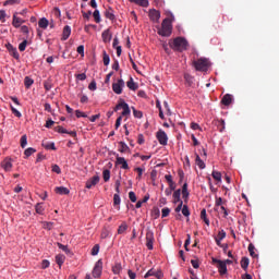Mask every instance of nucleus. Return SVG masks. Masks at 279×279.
Instances as JSON below:
<instances>
[{
	"mask_svg": "<svg viewBox=\"0 0 279 279\" xmlns=\"http://www.w3.org/2000/svg\"><path fill=\"white\" fill-rule=\"evenodd\" d=\"M201 219H203V221H205L206 226H210V220L208 219V217H206V209H202Z\"/></svg>",
	"mask_w": 279,
	"mask_h": 279,
	"instance_id": "nucleus-30",
	"label": "nucleus"
},
{
	"mask_svg": "<svg viewBox=\"0 0 279 279\" xmlns=\"http://www.w3.org/2000/svg\"><path fill=\"white\" fill-rule=\"evenodd\" d=\"M24 84L27 88H29L32 86V84H34V80L29 78V76H26L24 78Z\"/></svg>",
	"mask_w": 279,
	"mask_h": 279,
	"instance_id": "nucleus-45",
	"label": "nucleus"
},
{
	"mask_svg": "<svg viewBox=\"0 0 279 279\" xmlns=\"http://www.w3.org/2000/svg\"><path fill=\"white\" fill-rule=\"evenodd\" d=\"M35 210H36L37 215H43V213H45V207H43V204L38 203L35 206Z\"/></svg>",
	"mask_w": 279,
	"mask_h": 279,
	"instance_id": "nucleus-38",
	"label": "nucleus"
},
{
	"mask_svg": "<svg viewBox=\"0 0 279 279\" xmlns=\"http://www.w3.org/2000/svg\"><path fill=\"white\" fill-rule=\"evenodd\" d=\"M15 3H20L19 0H7L3 5H14Z\"/></svg>",
	"mask_w": 279,
	"mask_h": 279,
	"instance_id": "nucleus-57",
	"label": "nucleus"
},
{
	"mask_svg": "<svg viewBox=\"0 0 279 279\" xmlns=\"http://www.w3.org/2000/svg\"><path fill=\"white\" fill-rule=\"evenodd\" d=\"M93 16H94L96 23H101V15L99 13V10H95L93 13Z\"/></svg>",
	"mask_w": 279,
	"mask_h": 279,
	"instance_id": "nucleus-37",
	"label": "nucleus"
},
{
	"mask_svg": "<svg viewBox=\"0 0 279 279\" xmlns=\"http://www.w3.org/2000/svg\"><path fill=\"white\" fill-rule=\"evenodd\" d=\"M88 88L89 90H97V83L93 81L92 83H89Z\"/></svg>",
	"mask_w": 279,
	"mask_h": 279,
	"instance_id": "nucleus-60",
	"label": "nucleus"
},
{
	"mask_svg": "<svg viewBox=\"0 0 279 279\" xmlns=\"http://www.w3.org/2000/svg\"><path fill=\"white\" fill-rule=\"evenodd\" d=\"M169 45L174 51H186L189 41L183 37H177L172 41H169Z\"/></svg>",
	"mask_w": 279,
	"mask_h": 279,
	"instance_id": "nucleus-2",
	"label": "nucleus"
},
{
	"mask_svg": "<svg viewBox=\"0 0 279 279\" xmlns=\"http://www.w3.org/2000/svg\"><path fill=\"white\" fill-rule=\"evenodd\" d=\"M128 230V222H122L121 226L118 228V234H123Z\"/></svg>",
	"mask_w": 279,
	"mask_h": 279,
	"instance_id": "nucleus-35",
	"label": "nucleus"
},
{
	"mask_svg": "<svg viewBox=\"0 0 279 279\" xmlns=\"http://www.w3.org/2000/svg\"><path fill=\"white\" fill-rule=\"evenodd\" d=\"M128 274L130 279H136V272L129 270Z\"/></svg>",
	"mask_w": 279,
	"mask_h": 279,
	"instance_id": "nucleus-63",
	"label": "nucleus"
},
{
	"mask_svg": "<svg viewBox=\"0 0 279 279\" xmlns=\"http://www.w3.org/2000/svg\"><path fill=\"white\" fill-rule=\"evenodd\" d=\"M173 32V26L171 25V20L165 19L161 23V27L158 29L159 36L169 37Z\"/></svg>",
	"mask_w": 279,
	"mask_h": 279,
	"instance_id": "nucleus-3",
	"label": "nucleus"
},
{
	"mask_svg": "<svg viewBox=\"0 0 279 279\" xmlns=\"http://www.w3.org/2000/svg\"><path fill=\"white\" fill-rule=\"evenodd\" d=\"M222 239H226V231L225 230H220L218 232V235L216 238V243H217L218 246H221V240Z\"/></svg>",
	"mask_w": 279,
	"mask_h": 279,
	"instance_id": "nucleus-24",
	"label": "nucleus"
},
{
	"mask_svg": "<svg viewBox=\"0 0 279 279\" xmlns=\"http://www.w3.org/2000/svg\"><path fill=\"white\" fill-rule=\"evenodd\" d=\"M123 88H125V82L123 78H120L117 83L112 84V90L116 95H121V93H123Z\"/></svg>",
	"mask_w": 279,
	"mask_h": 279,
	"instance_id": "nucleus-7",
	"label": "nucleus"
},
{
	"mask_svg": "<svg viewBox=\"0 0 279 279\" xmlns=\"http://www.w3.org/2000/svg\"><path fill=\"white\" fill-rule=\"evenodd\" d=\"M157 141L161 145H167V143H169V137L167 136V133L165 131H159L157 132Z\"/></svg>",
	"mask_w": 279,
	"mask_h": 279,
	"instance_id": "nucleus-8",
	"label": "nucleus"
},
{
	"mask_svg": "<svg viewBox=\"0 0 279 279\" xmlns=\"http://www.w3.org/2000/svg\"><path fill=\"white\" fill-rule=\"evenodd\" d=\"M56 193L58 195H69V193H71V191L69 190V187L65 186H57L54 189Z\"/></svg>",
	"mask_w": 279,
	"mask_h": 279,
	"instance_id": "nucleus-15",
	"label": "nucleus"
},
{
	"mask_svg": "<svg viewBox=\"0 0 279 279\" xmlns=\"http://www.w3.org/2000/svg\"><path fill=\"white\" fill-rule=\"evenodd\" d=\"M102 40L104 43H110L112 40V34L110 33V29L102 32Z\"/></svg>",
	"mask_w": 279,
	"mask_h": 279,
	"instance_id": "nucleus-16",
	"label": "nucleus"
},
{
	"mask_svg": "<svg viewBox=\"0 0 279 279\" xmlns=\"http://www.w3.org/2000/svg\"><path fill=\"white\" fill-rule=\"evenodd\" d=\"M133 116L135 119H143V111L136 110V108L132 107Z\"/></svg>",
	"mask_w": 279,
	"mask_h": 279,
	"instance_id": "nucleus-36",
	"label": "nucleus"
},
{
	"mask_svg": "<svg viewBox=\"0 0 279 279\" xmlns=\"http://www.w3.org/2000/svg\"><path fill=\"white\" fill-rule=\"evenodd\" d=\"M148 15L153 23H158V21H160V11L156 9H150Z\"/></svg>",
	"mask_w": 279,
	"mask_h": 279,
	"instance_id": "nucleus-9",
	"label": "nucleus"
},
{
	"mask_svg": "<svg viewBox=\"0 0 279 279\" xmlns=\"http://www.w3.org/2000/svg\"><path fill=\"white\" fill-rule=\"evenodd\" d=\"M1 168L4 170V171H12V159L11 158H4L3 161L1 162Z\"/></svg>",
	"mask_w": 279,
	"mask_h": 279,
	"instance_id": "nucleus-12",
	"label": "nucleus"
},
{
	"mask_svg": "<svg viewBox=\"0 0 279 279\" xmlns=\"http://www.w3.org/2000/svg\"><path fill=\"white\" fill-rule=\"evenodd\" d=\"M49 265H51V263H49L48 259H44L41 262V269H48Z\"/></svg>",
	"mask_w": 279,
	"mask_h": 279,
	"instance_id": "nucleus-56",
	"label": "nucleus"
},
{
	"mask_svg": "<svg viewBox=\"0 0 279 279\" xmlns=\"http://www.w3.org/2000/svg\"><path fill=\"white\" fill-rule=\"evenodd\" d=\"M102 271H104V262H101V259H98L92 271L93 278H101Z\"/></svg>",
	"mask_w": 279,
	"mask_h": 279,
	"instance_id": "nucleus-5",
	"label": "nucleus"
},
{
	"mask_svg": "<svg viewBox=\"0 0 279 279\" xmlns=\"http://www.w3.org/2000/svg\"><path fill=\"white\" fill-rule=\"evenodd\" d=\"M170 213H171V209H169V207L162 208L161 209V217L162 218L169 217Z\"/></svg>",
	"mask_w": 279,
	"mask_h": 279,
	"instance_id": "nucleus-46",
	"label": "nucleus"
},
{
	"mask_svg": "<svg viewBox=\"0 0 279 279\" xmlns=\"http://www.w3.org/2000/svg\"><path fill=\"white\" fill-rule=\"evenodd\" d=\"M193 66L196 71L206 72L210 66V61L206 58H201L193 62Z\"/></svg>",
	"mask_w": 279,
	"mask_h": 279,
	"instance_id": "nucleus-4",
	"label": "nucleus"
},
{
	"mask_svg": "<svg viewBox=\"0 0 279 279\" xmlns=\"http://www.w3.org/2000/svg\"><path fill=\"white\" fill-rule=\"evenodd\" d=\"M191 245V234H187V239L185 240L184 247L186 252H189V246Z\"/></svg>",
	"mask_w": 279,
	"mask_h": 279,
	"instance_id": "nucleus-54",
	"label": "nucleus"
},
{
	"mask_svg": "<svg viewBox=\"0 0 279 279\" xmlns=\"http://www.w3.org/2000/svg\"><path fill=\"white\" fill-rule=\"evenodd\" d=\"M116 165L118 167H121V169H130V166L128 165V160H125L123 157H119V155H117V158H116Z\"/></svg>",
	"mask_w": 279,
	"mask_h": 279,
	"instance_id": "nucleus-11",
	"label": "nucleus"
},
{
	"mask_svg": "<svg viewBox=\"0 0 279 279\" xmlns=\"http://www.w3.org/2000/svg\"><path fill=\"white\" fill-rule=\"evenodd\" d=\"M59 250H62V252H65V254H69V246L63 245L62 243L57 244Z\"/></svg>",
	"mask_w": 279,
	"mask_h": 279,
	"instance_id": "nucleus-52",
	"label": "nucleus"
},
{
	"mask_svg": "<svg viewBox=\"0 0 279 279\" xmlns=\"http://www.w3.org/2000/svg\"><path fill=\"white\" fill-rule=\"evenodd\" d=\"M119 151L120 154H125V151H130V146L125 142H119Z\"/></svg>",
	"mask_w": 279,
	"mask_h": 279,
	"instance_id": "nucleus-26",
	"label": "nucleus"
},
{
	"mask_svg": "<svg viewBox=\"0 0 279 279\" xmlns=\"http://www.w3.org/2000/svg\"><path fill=\"white\" fill-rule=\"evenodd\" d=\"M102 178L105 182H109L110 181V170L106 169L102 171Z\"/></svg>",
	"mask_w": 279,
	"mask_h": 279,
	"instance_id": "nucleus-39",
	"label": "nucleus"
},
{
	"mask_svg": "<svg viewBox=\"0 0 279 279\" xmlns=\"http://www.w3.org/2000/svg\"><path fill=\"white\" fill-rule=\"evenodd\" d=\"M102 60H104L105 66H108V64H110V56L106 51H104Z\"/></svg>",
	"mask_w": 279,
	"mask_h": 279,
	"instance_id": "nucleus-41",
	"label": "nucleus"
},
{
	"mask_svg": "<svg viewBox=\"0 0 279 279\" xmlns=\"http://www.w3.org/2000/svg\"><path fill=\"white\" fill-rule=\"evenodd\" d=\"M76 51H77V53L80 54V56H84V46H78L77 47V49H76Z\"/></svg>",
	"mask_w": 279,
	"mask_h": 279,
	"instance_id": "nucleus-61",
	"label": "nucleus"
},
{
	"mask_svg": "<svg viewBox=\"0 0 279 279\" xmlns=\"http://www.w3.org/2000/svg\"><path fill=\"white\" fill-rule=\"evenodd\" d=\"M129 198L131 199V202H132L133 204H135V202H136V193H134V192H129Z\"/></svg>",
	"mask_w": 279,
	"mask_h": 279,
	"instance_id": "nucleus-55",
	"label": "nucleus"
},
{
	"mask_svg": "<svg viewBox=\"0 0 279 279\" xmlns=\"http://www.w3.org/2000/svg\"><path fill=\"white\" fill-rule=\"evenodd\" d=\"M33 154H36L35 148L28 147L24 150L25 158H29V156H32Z\"/></svg>",
	"mask_w": 279,
	"mask_h": 279,
	"instance_id": "nucleus-32",
	"label": "nucleus"
},
{
	"mask_svg": "<svg viewBox=\"0 0 279 279\" xmlns=\"http://www.w3.org/2000/svg\"><path fill=\"white\" fill-rule=\"evenodd\" d=\"M181 213L184 217H191V211L189 210V206H186V205H183Z\"/></svg>",
	"mask_w": 279,
	"mask_h": 279,
	"instance_id": "nucleus-40",
	"label": "nucleus"
},
{
	"mask_svg": "<svg viewBox=\"0 0 279 279\" xmlns=\"http://www.w3.org/2000/svg\"><path fill=\"white\" fill-rule=\"evenodd\" d=\"M5 16H8L5 11L4 10H0V21H1V23H5Z\"/></svg>",
	"mask_w": 279,
	"mask_h": 279,
	"instance_id": "nucleus-53",
	"label": "nucleus"
},
{
	"mask_svg": "<svg viewBox=\"0 0 279 279\" xmlns=\"http://www.w3.org/2000/svg\"><path fill=\"white\" fill-rule=\"evenodd\" d=\"M131 3H136V5H141L142 8H149V0H130Z\"/></svg>",
	"mask_w": 279,
	"mask_h": 279,
	"instance_id": "nucleus-19",
	"label": "nucleus"
},
{
	"mask_svg": "<svg viewBox=\"0 0 279 279\" xmlns=\"http://www.w3.org/2000/svg\"><path fill=\"white\" fill-rule=\"evenodd\" d=\"M41 226L45 230H51V228H53V222L44 221L41 222Z\"/></svg>",
	"mask_w": 279,
	"mask_h": 279,
	"instance_id": "nucleus-42",
	"label": "nucleus"
},
{
	"mask_svg": "<svg viewBox=\"0 0 279 279\" xmlns=\"http://www.w3.org/2000/svg\"><path fill=\"white\" fill-rule=\"evenodd\" d=\"M254 250H256V248L254 247V245H253V244H250V245H248L250 255H251L253 258H256V256H258V255L256 254V252H254Z\"/></svg>",
	"mask_w": 279,
	"mask_h": 279,
	"instance_id": "nucleus-44",
	"label": "nucleus"
},
{
	"mask_svg": "<svg viewBox=\"0 0 279 279\" xmlns=\"http://www.w3.org/2000/svg\"><path fill=\"white\" fill-rule=\"evenodd\" d=\"M112 69H113V71H119V61H114L113 63H112Z\"/></svg>",
	"mask_w": 279,
	"mask_h": 279,
	"instance_id": "nucleus-64",
	"label": "nucleus"
},
{
	"mask_svg": "<svg viewBox=\"0 0 279 279\" xmlns=\"http://www.w3.org/2000/svg\"><path fill=\"white\" fill-rule=\"evenodd\" d=\"M106 19H109V21H114V13L112 12V10H108L105 13Z\"/></svg>",
	"mask_w": 279,
	"mask_h": 279,
	"instance_id": "nucleus-43",
	"label": "nucleus"
},
{
	"mask_svg": "<svg viewBox=\"0 0 279 279\" xmlns=\"http://www.w3.org/2000/svg\"><path fill=\"white\" fill-rule=\"evenodd\" d=\"M195 165H197V167L201 169H206V163L204 162V160H202V157H199L197 153L195 154Z\"/></svg>",
	"mask_w": 279,
	"mask_h": 279,
	"instance_id": "nucleus-18",
	"label": "nucleus"
},
{
	"mask_svg": "<svg viewBox=\"0 0 279 279\" xmlns=\"http://www.w3.org/2000/svg\"><path fill=\"white\" fill-rule=\"evenodd\" d=\"M75 114H76L77 119H82V118L86 119V117H88L85 112L80 111V110H76Z\"/></svg>",
	"mask_w": 279,
	"mask_h": 279,
	"instance_id": "nucleus-48",
	"label": "nucleus"
},
{
	"mask_svg": "<svg viewBox=\"0 0 279 279\" xmlns=\"http://www.w3.org/2000/svg\"><path fill=\"white\" fill-rule=\"evenodd\" d=\"M211 260L214 264H218L217 268H218L220 276H226V274H228V266L226 265V262L217 259V258H213Z\"/></svg>",
	"mask_w": 279,
	"mask_h": 279,
	"instance_id": "nucleus-6",
	"label": "nucleus"
},
{
	"mask_svg": "<svg viewBox=\"0 0 279 279\" xmlns=\"http://www.w3.org/2000/svg\"><path fill=\"white\" fill-rule=\"evenodd\" d=\"M69 36H71V26L66 25L63 28L62 40H69Z\"/></svg>",
	"mask_w": 279,
	"mask_h": 279,
	"instance_id": "nucleus-20",
	"label": "nucleus"
},
{
	"mask_svg": "<svg viewBox=\"0 0 279 279\" xmlns=\"http://www.w3.org/2000/svg\"><path fill=\"white\" fill-rule=\"evenodd\" d=\"M126 86L128 88H130V90H136L138 88V85L134 82V78L132 77L126 82Z\"/></svg>",
	"mask_w": 279,
	"mask_h": 279,
	"instance_id": "nucleus-27",
	"label": "nucleus"
},
{
	"mask_svg": "<svg viewBox=\"0 0 279 279\" xmlns=\"http://www.w3.org/2000/svg\"><path fill=\"white\" fill-rule=\"evenodd\" d=\"M182 195V190H175L172 194L173 197V203L178 204L180 202H182V199H180V196Z\"/></svg>",
	"mask_w": 279,
	"mask_h": 279,
	"instance_id": "nucleus-21",
	"label": "nucleus"
},
{
	"mask_svg": "<svg viewBox=\"0 0 279 279\" xmlns=\"http://www.w3.org/2000/svg\"><path fill=\"white\" fill-rule=\"evenodd\" d=\"M64 260H66V257L63 254H58L56 256V263L59 265V267H62L64 265Z\"/></svg>",
	"mask_w": 279,
	"mask_h": 279,
	"instance_id": "nucleus-28",
	"label": "nucleus"
},
{
	"mask_svg": "<svg viewBox=\"0 0 279 279\" xmlns=\"http://www.w3.org/2000/svg\"><path fill=\"white\" fill-rule=\"evenodd\" d=\"M182 197L183 198L189 197V184L187 183H184L182 186Z\"/></svg>",
	"mask_w": 279,
	"mask_h": 279,
	"instance_id": "nucleus-33",
	"label": "nucleus"
},
{
	"mask_svg": "<svg viewBox=\"0 0 279 279\" xmlns=\"http://www.w3.org/2000/svg\"><path fill=\"white\" fill-rule=\"evenodd\" d=\"M43 147H45V149H52L53 151H56V143L53 142H46L43 143Z\"/></svg>",
	"mask_w": 279,
	"mask_h": 279,
	"instance_id": "nucleus-29",
	"label": "nucleus"
},
{
	"mask_svg": "<svg viewBox=\"0 0 279 279\" xmlns=\"http://www.w3.org/2000/svg\"><path fill=\"white\" fill-rule=\"evenodd\" d=\"M23 23H25V20L16 16V14L13 15V22H12L13 27L19 28L21 27V25H23Z\"/></svg>",
	"mask_w": 279,
	"mask_h": 279,
	"instance_id": "nucleus-14",
	"label": "nucleus"
},
{
	"mask_svg": "<svg viewBox=\"0 0 279 279\" xmlns=\"http://www.w3.org/2000/svg\"><path fill=\"white\" fill-rule=\"evenodd\" d=\"M221 204H223V198L216 196V203H215V205H216V206H221Z\"/></svg>",
	"mask_w": 279,
	"mask_h": 279,
	"instance_id": "nucleus-62",
	"label": "nucleus"
},
{
	"mask_svg": "<svg viewBox=\"0 0 279 279\" xmlns=\"http://www.w3.org/2000/svg\"><path fill=\"white\" fill-rule=\"evenodd\" d=\"M99 175H94L93 178L86 181V189H93V186H97V184H99Z\"/></svg>",
	"mask_w": 279,
	"mask_h": 279,
	"instance_id": "nucleus-10",
	"label": "nucleus"
},
{
	"mask_svg": "<svg viewBox=\"0 0 279 279\" xmlns=\"http://www.w3.org/2000/svg\"><path fill=\"white\" fill-rule=\"evenodd\" d=\"M99 254V244L94 245L92 248V256H97Z\"/></svg>",
	"mask_w": 279,
	"mask_h": 279,
	"instance_id": "nucleus-50",
	"label": "nucleus"
},
{
	"mask_svg": "<svg viewBox=\"0 0 279 279\" xmlns=\"http://www.w3.org/2000/svg\"><path fill=\"white\" fill-rule=\"evenodd\" d=\"M11 110L12 112L17 117V119H21L23 117V114L21 113V111H19L16 108H14L13 106H11Z\"/></svg>",
	"mask_w": 279,
	"mask_h": 279,
	"instance_id": "nucleus-51",
	"label": "nucleus"
},
{
	"mask_svg": "<svg viewBox=\"0 0 279 279\" xmlns=\"http://www.w3.org/2000/svg\"><path fill=\"white\" fill-rule=\"evenodd\" d=\"M112 271L116 276H119V274H121V271H123V266H121V263H116L112 266Z\"/></svg>",
	"mask_w": 279,
	"mask_h": 279,
	"instance_id": "nucleus-22",
	"label": "nucleus"
},
{
	"mask_svg": "<svg viewBox=\"0 0 279 279\" xmlns=\"http://www.w3.org/2000/svg\"><path fill=\"white\" fill-rule=\"evenodd\" d=\"M76 80H78L80 82H84V80H86V73L77 74Z\"/></svg>",
	"mask_w": 279,
	"mask_h": 279,
	"instance_id": "nucleus-59",
	"label": "nucleus"
},
{
	"mask_svg": "<svg viewBox=\"0 0 279 279\" xmlns=\"http://www.w3.org/2000/svg\"><path fill=\"white\" fill-rule=\"evenodd\" d=\"M21 147H23V149L24 147H27V135L21 137Z\"/></svg>",
	"mask_w": 279,
	"mask_h": 279,
	"instance_id": "nucleus-47",
	"label": "nucleus"
},
{
	"mask_svg": "<svg viewBox=\"0 0 279 279\" xmlns=\"http://www.w3.org/2000/svg\"><path fill=\"white\" fill-rule=\"evenodd\" d=\"M113 206L118 210H121V196L119 194L113 195Z\"/></svg>",
	"mask_w": 279,
	"mask_h": 279,
	"instance_id": "nucleus-17",
	"label": "nucleus"
},
{
	"mask_svg": "<svg viewBox=\"0 0 279 279\" xmlns=\"http://www.w3.org/2000/svg\"><path fill=\"white\" fill-rule=\"evenodd\" d=\"M221 104L223 106H230V104H232V95L227 94L222 97Z\"/></svg>",
	"mask_w": 279,
	"mask_h": 279,
	"instance_id": "nucleus-23",
	"label": "nucleus"
},
{
	"mask_svg": "<svg viewBox=\"0 0 279 279\" xmlns=\"http://www.w3.org/2000/svg\"><path fill=\"white\" fill-rule=\"evenodd\" d=\"M52 171H53V173H58V174L62 173V170L60 169V166H58V165L52 166Z\"/></svg>",
	"mask_w": 279,
	"mask_h": 279,
	"instance_id": "nucleus-58",
	"label": "nucleus"
},
{
	"mask_svg": "<svg viewBox=\"0 0 279 279\" xmlns=\"http://www.w3.org/2000/svg\"><path fill=\"white\" fill-rule=\"evenodd\" d=\"M38 25L41 29H47V27H49V20H47L46 17H41L38 21Z\"/></svg>",
	"mask_w": 279,
	"mask_h": 279,
	"instance_id": "nucleus-25",
	"label": "nucleus"
},
{
	"mask_svg": "<svg viewBox=\"0 0 279 279\" xmlns=\"http://www.w3.org/2000/svg\"><path fill=\"white\" fill-rule=\"evenodd\" d=\"M123 110L121 116L118 117L117 121H116V130H119V128H121V121H123V117H130L131 114V110H130V105H128V102H125V100L121 99L119 101V104L114 107V112H118V110Z\"/></svg>",
	"mask_w": 279,
	"mask_h": 279,
	"instance_id": "nucleus-1",
	"label": "nucleus"
},
{
	"mask_svg": "<svg viewBox=\"0 0 279 279\" xmlns=\"http://www.w3.org/2000/svg\"><path fill=\"white\" fill-rule=\"evenodd\" d=\"M211 175H213L214 180H216V182H221V172L214 170L211 172Z\"/></svg>",
	"mask_w": 279,
	"mask_h": 279,
	"instance_id": "nucleus-34",
	"label": "nucleus"
},
{
	"mask_svg": "<svg viewBox=\"0 0 279 279\" xmlns=\"http://www.w3.org/2000/svg\"><path fill=\"white\" fill-rule=\"evenodd\" d=\"M146 247H148V250H154V233L153 232H148L146 234Z\"/></svg>",
	"mask_w": 279,
	"mask_h": 279,
	"instance_id": "nucleus-13",
	"label": "nucleus"
},
{
	"mask_svg": "<svg viewBox=\"0 0 279 279\" xmlns=\"http://www.w3.org/2000/svg\"><path fill=\"white\" fill-rule=\"evenodd\" d=\"M25 49H27V40H24L19 45L20 51H25Z\"/></svg>",
	"mask_w": 279,
	"mask_h": 279,
	"instance_id": "nucleus-49",
	"label": "nucleus"
},
{
	"mask_svg": "<svg viewBox=\"0 0 279 279\" xmlns=\"http://www.w3.org/2000/svg\"><path fill=\"white\" fill-rule=\"evenodd\" d=\"M241 267L242 269H247V267H250V259L247 257H243L241 259Z\"/></svg>",
	"mask_w": 279,
	"mask_h": 279,
	"instance_id": "nucleus-31",
	"label": "nucleus"
}]
</instances>
